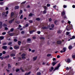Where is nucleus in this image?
Instances as JSON below:
<instances>
[{"label": "nucleus", "instance_id": "1", "mask_svg": "<svg viewBox=\"0 0 75 75\" xmlns=\"http://www.w3.org/2000/svg\"><path fill=\"white\" fill-rule=\"evenodd\" d=\"M73 28L72 25H68L66 27V29L67 30V31H69L70 30H71Z\"/></svg>", "mask_w": 75, "mask_h": 75}, {"label": "nucleus", "instance_id": "2", "mask_svg": "<svg viewBox=\"0 0 75 75\" xmlns=\"http://www.w3.org/2000/svg\"><path fill=\"white\" fill-rule=\"evenodd\" d=\"M60 66H61L60 63H59V64H58L57 66V67H56L55 68H54V70H53V71L54 72V71L58 69Z\"/></svg>", "mask_w": 75, "mask_h": 75}, {"label": "nucleus", "instance_id": "3", "mask_svg": "<svg viewBox=\"0 0 75 75\" xmlns=\"http://www.w3.org/2000/svg\"><path fill=\"white\" fill-rule=\"evenodd\" d=\"M25 53H23V54H22L21 55V58L22 59L24 60L25 59Z\"/></svg>", "mask_w": 75, "mask_h": 75}, {"label": "nucleus", "instance_id": "4", "mask_svg": "<svg viewBox=\"0 0 75 75\" xmlns=\"http://www.w3.org/2000/svg\"><path fill=\"white\" fill-rule=\"evenodd\" d=\"M65 62H66L67 63H70L71 62V60L69 59H65Z\"/></svg>", "mask_w": 75, "mask_h": 75}, {"label": "nucleus", "instance_id": "5", "mask_svg": "<svg viewBox=\"0 0 75 75\" xmlns=\"http://www.w3.org/2000/svg\"><path fill=\"white\" fill-rule=\"evenodd\" d=\"M15 19L14 18L13 19H12L11 20H10L9 21V23L10 24H11L14 21Z\"/></svg>", "mask_w": 75, "mask_h": 75}, {"label": "nucleus", "instance_id": "6", "mask_svg": "<svg viewBox=\"0 0 75 75\" xmlns=\"http://www.w3.org/2000/svg\"><path fill=\"white\" fill-rule=\"evenodd\" d=\"M19 47H19V46H14V48L15 49H16V50H17L18 49H19Z\"/></svg>", "mask_w": 75, "mask_h": 75}, {"label": "nucleus", "instance_id": "7", "mask_svg": "<svg viewBox=\"0 0 75 75\" xmlns=\"http://www.w3.org/2000/svg\"><path fill=\"white\" fill-rule=\"evenodd\" d=\"M3 26L2 23V22H0V28L1 29Z\"/></svg>", "mask_w": 75, "mask_h": 75}, {"label": "nucleus", "instance_id": "8", "mask_svg": "<svg viewBox=\"0 0 75 75\" xmlns=\"http://www.w3.org/2000/svg\"><path fill=\"white\" fill-rule=\"evenodd\" d=\"M2 48H3V49H4L6 50L7 48V46H3L2 47Z\"/></svg>", "mask_w": 75, "mask_h": 75}, {"label": "nucleus", "instance_id": "9", "mask_svg": "<svg viewBox=\"0 0 75 75\" xmlns=\"http://www.w3.org/2000/svg\"><path fill=\"white\" fill-rule=\"evenodd\" d=\"M11 17H13V16H14V13L13 12H12L11 13Z\"/></svg>", "mask_w": 75, "mask_h": 75}, {"label": "nucleus", "instance_id": "10", "mask_svg": "<svg viewBox=\"0 0 75 75\" xmlns=\"http://www.w3.org/2000/svg\"><path fill=\"white\" fill-rule=\"evenodd\" d=\"M57 63V62H52V65L53 66H54V65H55Z\"/></svg>", "mask_w": 75, "mask_h": 75}, {"label": "nucleus", "instance_id": "11", "mask_svg": "<svg viewBox=\"0 0 75 75\" xmlns=\"http://www.w3.org/2000/svg\"><path fill=\"white\" fill-rule=\"evenodd\" d=\"M48 27V26H47V27L46 26H45V27L43 26V27H42V28L44 30H47V29Z\"/></svg>", "mask_w": 75, "mask_h": 75}, {"label": "nucleus", "instance_id": "12", "mask_svg": "<svg viewBox=\"0 0 75 75\" xmlns=\"http://www.w3.org/2000/svg\"><path fill=\"white\" fill-rule=\"evenodd\" d=\"M30 73H31V71H30L28 73H26L25 74V75H29L30 74Z\"/></svg>", "mask_w": 75, "mask_h": 75}, {"label": "nucleus", "instance_id": "13", "mask_svg": "<svg viewBox=\"0 0 75 75\" xmlns=\"http://www.w3.org/2000/svg\"><path fill=\"white\" fill-rule=\"evenodd\" d=\"M15 54L14 53H12V54H11L10 56H12V57H14L15 56Z\"/></svg>", "mask_w": 75, "mask_h": 75}, {"label": "nucleus", "instance_id": "14", "mask_svg": "<svg viewBox=\"0 0 75 75\" xmlns=\"http://www.w3.org/2000/svg\"><path fill=\"white\" fill-rule=\"evenodd\" d=\"M37 56H36L35 57H33V61H36V60H37Z\"/></svg>", "mask_w": 75, "mask_h": 75}, {"label": "nucleus", "instance_id": "15", "mask_svg": "<svg viewBox=\"0 0 75 75\" xmlns=\"http://www.w3.org/2000/svg\"><path fill=\"white\" fill-rule=\"evenodd\" d=\"M62 43V41H57V43L58 44H61Z\"/></svg>", "mask_w": 75, "mask_h": 75}, {"label": "nucleus", "instance_id": "16", "mask_svg": "<svg viewBox=\"0 0 75 75\" xmlns=\"http://www.w3.org/2000/svg\"><path fill=\"white\" fill-rule=\"evenodd\" d=\"M72 57L73 58H75V54L74 53H73V55H72Z\"/></svg>", "mask_w": 75, "mask_h": 75}, {"label": "nucleus", "instance_id": "17", "mask_svg": "<svg viewBox=\"0 0 75 75\" xmlns=\"http://www.w3.org/2000/svg\"><path fill=\"white\" fill-rule=\"evenodd\" d=\"M65 11H63V12L62 13V16H63L65 15Z\"/></svg>", "mask_w": 75, "mask_h": 75}, {"label": "nucleus", "instance_id": "18", "mask_svg": "<svg viewBox=\"0 0 75 75\" xmlns=\"http://www.w3.org/2000/svg\"><path fill=\"white\" fill-rule=\"evenodd\" d=\"M35 32V30H31L30 31L29 33L30 34H32L33 33V32Z\"/></svg>", "mask_w": 75, "mask_h": 75}, {"label": "nucleus", "instance_id": "19", "mask_svg": "<svg viewBox=\"0 0 75 75\" xmlns=\"http://www.w3.org/2000/svg\"><path fill=\"white\" fill-rule=\"evenodd\" d=\"M11 67V65H10V64H8V69H10V68Z\"/></svg>", "mask_w": 75, "mask_h": 75}, {"label": "nucleus", "instance_id": "20", "mask_svg": "<svg viewBox=\"0 0 75 75\" xmlns=\"http://www.w3.org/2000/svg\"><path fill=\"white\" fill-rule=\"evenodd\" d=\"M8 34L10 35V36H13V35H14V33H9Z\"/></svg>", "mask_w": 75, "mask_h": 75}, {"label": "nucleus", "instance_id": "21", "mask_svg": "<svg viewBox=\"0 0 75 75\" xmlns=\"http://www.w3.org/2000/svg\"><path fill=\"white\" fill-rule=\"evenodd\" d=\"M4 36H0V40H2L4 39Z\"/></svg>", "mask_w": 75, "mask_h": 75}, {"label": "nucleus", "instance_id": "22", "mask_svg": "<svg viewBox=\"0 0 75 75\" xmlns=\"http://www.w3.org/2000/svg\"><path fill=\"white\" fill-rule=\"evenodd\" d=\"M18 45H21V42L20 41H18Z\"/></svg>", "mask_w": 75, "mask_h": 75}, {"label": "nucleus", "instance_id": "23", "mask_svg": "<svg viewBox=\"0 0 75 75\" xmlns=\"http://www.w3.org/2000/svg\"><path fill=\"white\" fill-rule=\"evenodd\" d=\"M19 7L18 6H15L14 9H18Z\"/></svg>", "mask_w": 75, "mask_h": 75}, {"label": "nucleus", "instance_id": "24", "mask_svg": "<svg viewBox=\"0 0 75 75\" xmlns=\"http://www.w3.org/2000/svg\"><path fill=\"white\" fill-rule=\"evenodd\" d=\"M40 40H45V38L44 37H40Z\"/></svg>", "mask_w": 75, "mask_h": 75}, {"label": "nucleus", "instance_id": "25", "mask_svg": "<svg viewBox=\"0 0 75 75\" xmlns=\"http://www.w3.org/2000/svg\"><path fill=\"white\" fill-rule=\"evenodd\" d=\"M72 46L71 45L69 46L68 47L69 49V50H71L72 49Z\"/></svg>", "mask_w": 75, "mask_h": 75}, {"label": "nucleus", "instance_id": "26", "mask_svg": "<svg viewBox=\"0 0 75 75\" xmlns=\"http://www.w3.org/2000/svg\"><path fill=\"white\" fill-rule=\"evenodd\" d=\"M36 20L38 21H39L40 20V19L39 18H37L36 19Z\"/></svg>", "mask_w": 75, "mask_h": 75}, {"label": "nucleus", "instance_id": "27", "mask_svg": "<svg viewBox=\"0 0 75 75\" xmlns=\"http://www.w3.org/2000/svg\"><path fill=\"white\" fill-rule=\"evenodd\" d=\"M33 16V14L32 13H30L29 14V17L32 16Z\"/></svg>", "mask_w": 75, "mask_h": 75}, {"label": "nucleus", "instance_id": "28", "mask_svg": "<svg viewBox=\"0 0 75 75\" xmlns=\"http://www.w3.org/2000/svg\"><path fill=\"white\" fill-rule=\"evenodd\" d=\"M47 53H50V51H51V50L48 49L47 50Z\"/></svg>", "mask_w": 75, "mask_h": 75}, {"label": "nucleus", "instance_id": "29", "mask_svg": "<svg viewBox=\"0 0 75 75\" xmlns=\"http://www.w3.org/2000/svg\"><path fill=\"white\" fill-rule=\"evenodd\" d=\"M47 11L46 10H44L43 11V14H45L46 13Z\"/></svg>", "mask_w": 75, "mask_h": 75}, {"label": "nucleus", "instance_id": "30", "mask_svg": "<svg viewBox=\"0 0 75 75\" xmlns=\"http://www.w3.org/2000/svg\"><path fill=\"white\" fill-rule=\"evenodd\" d=\"M63 50L64 51V52H66V47H64L63 49Z\"/></svg>", "mask_w": 75, "mask_h": 75}, {"label": "nucleus", "instance_id": "31", "mask_svg": "<svg viewBox=\"0 0 75 75\" xmlns=\"http://www.w3.org/2000/svg\"><path fill=\"white\" fill-rule=\"evenodd\" d=\"M19 14H22L23 13V11L22 10H20V11L19 12Z\"/></svg>", "mask_w": 75, "mask_h": 75}, {"label": "nucleus", "instance_id": "32", "mask_svg": "<svg viewBox=\"0 0 75 75\" xmlns=\"http://www.w3.org/2000/svg\"><path fill=\"white\" fill-rule=\"evenodd\" d=\"M11 44H12V42H9L8 43V45H11Z\"/></svg>", "mask_w": 75, "mask_h": 75}, {"label": "nucleus", "instance_id": "33", "mask_svg": "<svg viewBox=\"0 0 75 75\" xmlns=\"http://www.w3.org/2000/svg\"><path fill=\"white\" fill-rule=\"evenodd\" d=\"M3 26H4V27H7V25H6V24L5 23H4L3 24Z\"/></svg>", "mask_w": 75, "mask_h": 75}, {"label": "nucleus", "instance_id": "34", "mask_svg": "<svg viewBox=\"0 0 75 75\" xmlns=\"http://www.w3.org/2000/svg\"><path fill=\"white\" fill-rule=\"evenodd\" d=\"M20 71V69H16V72H18Z\"/></svg>", "mask_w": 75, "mask_h": 75}, {"label": "nucleus", "instance_id": "35", "mask_svg": "<svg viewBox=\"0 0 75 75\" xmlns=\"http://www.w3.org/2000/svg\"><path fill=\"white\" fill-rule=\"evenodd\" d=\"M29 23H33V21L32 20H29Z\"/></svg>", "mask_w": 75, "mask_h": 75}, {"label": "nucleus", "instance_id": "36", "mask_svg": "<svg viewBox=\"0 0 75 75\" xmlns=\"http://www.w3.org/2000/svg\"><path fill=\"white\" fill-rule=\"evenodd\" d=\"M43 8L45 9V10H47V7H46V6H44Z\"/></svg>", "mask_w": 75, "mask_h": 75}, {"label": "nucleus", "instance_id": "37", "mask_svg": "<svg viewBox=\"0 0 75 75\" xmlns=\"http://www.w3.org/2000/svg\"><path fill=\"white\" fill-rule=\"evenodd\" d=\"M6 14V12H3V13H2V16H4L5 15V14Z\"/></svg>", "mask_w": 75, "mask_h": 75}, {"label": "nucleus", "instance_id": "38", "mask_svg": "<svg viewBox=\"0 0 75 75\" xmlns=\"http://www.w3.org/2000/svg\"><path fill=\"white\" fill-rule=\"evenodd\" d=\"M14 29L13 28H12L10 29V31L11 32H13V31Z\"/></svg>", "mask_w": 75, "mask_h": 75}, {"label": "nucleus", "instance_id": "39", "mask_svg": "<svg viewBox=\"0 0 75 75\" xmlns=\"http://www.w3.org/2000/svg\"><path fill=\"white\" fill-rule=\"evenodd\" d=\"M51 27L52 28H53L54 27V24H52L51 25Z\"/></svg>", "mask_w": 75, "mask_h": 75}, {"label": "nucleus", "instance_id": "40", "mask_svg": "<svg viewBox=\"0 0 75 75\" xmlns=\"http://www.w3.org/2000/svg\"><path fill=\"white\" fill-rule=\"evenodd\" d=\"M26 49L27 50L28 49V45H27L25 46Z\"/></svg>", "mask_w": 75, "mask_h": 75}, {"label": "nucleus", "instance_id": "41", "mask_svg": "<svg viewBox=\"0 0 75 75\" xmlns=\"http://www.w3.org/2000/svg\"><path fill=\"white\" fill-rule=\"evenodd\" d=\"M63 18L64 19H66L67 18V17L66 16V15L63 16Z\"/></svg>", "mask_w": 75, "mask_h": 75}, {"label": "nucleus", "instance_id": "42", "mask_svg": "<svg viewBox=\"0 0 75 75\" xmlns=\"http://www.w3.org/2000/svg\"><path fill=\"white\" fill-rule=\"evenodd\" d=\"M23 18V15H21V16H20V18L21 19H22V18Z\"/></svg>", "mask_w": 75, "mask_h": 75}, {"label": "nucleus", "instance_id": "43", "mask_svg": "<svg viewBox=\"0 0 75 75\" xmlns=\"http://www.w3.org/2000/svg\"><path fill=\"white\" fill-rule=\"evenodd\" d=\"M28 26V23H27L25 25V27H27Z\"/></svg>", "mask_w": 75, "mask_h": 75}, {"label": "nucleus", "instance_id": "44", "mask_svg": "<svg viewBox=\"0 0 75 75\" xmlns=\"http://www.w3.org/2000/svg\"><path fill=\"white\" fill-rule=\"evenodd\" d=\"M41 75V73L40 72H38L37 73V75Z\"/></svg>", "mask_w": 75, "mask_h": 75}, {"label": "nucleus", "instance_id": "45", "mask_svg": "<svg viewBox=\"0 0 75 75\" xmlns=\"http://www.w3.org/2000/svg\"><path fill=\"white\" fill-rule=\"evenodd\" d=\"M58 34H60L61 33V31L60 30H58L57 31Z\"/></svg>", "mask_w": 75, "mask_h": 75}, {"label": "nucleus", "instance_id": "46", "mask_svg": "<svg viewBox=\"0 0 75 75\" xmlns=\"http://www.w3.org/2000/svg\"><path fill=\"white\" fill-rule=\"evenodd\" d=\"M0 59H1V60H3V59H4L3 57H0Z\"/></svg>", "mask_w": 75, "mask_h": 75}, {"label": "nucleus", "instance_id": "47", "mask_svg": "<svg viewBox=\"0 0 75 75\" xmlns=\"http://www.w3.org/2000/svg\"><path fill=\"white\" fill-rule=\"evenodd\" d=\"M19 64V62H16V66H17Z\"/></svg>", "mask_w": 75, "mask_h": 75}, {"label": "nucleus", "instance_id": "48", "mask_svg": "<svg viewBox=\"0 0 75 75\" xmlns=\"http://www.w3.org/2000/svg\"><path fill=\"white\" fill-rule=\"evenodd\" d=\"M6 34V32H3L2 33V35H5Z\"/></svg>", "mask_w": 75, "mask_h": 75}, {"label": "nucleus", "instance_id": "49", "mask_svg": "<svg viewBox=\"0 0 75 75\" xmlns=\"http://www.w3.org/2000/svg\"><path fill=\"white\" fill-rule=\"evenodd\" d=\"M66 34H67V35H68L69 34V32H67Z\"/></svg>", "mask_w": 75, "mask_h": 75}, {"label": "nucleus", "instance_id": "50", "mask_svg": "<svg viewBox=\"0 0 75 75\" xmlns=\"http://www.w3.org/2000/svg\"><path fill=\"white\" fill-rule=\"evenodd\" d=\"M51 56V54H48L47 55V57H49Z\"/></svg>", "mask_w": 75, "mask_h": 75}, {"label": "nucleus", "instance_id": "51", "mask_svg": "<svg viewBox=\"0 0 75 75\" xmlns=\"http://www.w3.org/2000/svg\"><path fill=\"white\" fill-rule=\"evenodd\" d=\"M27 41H28V42L30 41L31 39L30 38H28L27 39Z\"/></svg>", "mask_w": 75, "mask_h": 75}, {"label": "nucleus", "instance_id": "52", "mask_svg": "<svg viewBox=\"0 0 75 75\" xmlns=\"http://www.w3.org/2000/svg\"><path fill=\"white\" fill-rule=\"evenodd\" d=\"M14 41L17 42V40L16 39H14Z\"/></svg>", "mask_w": 75, "mask_h": 75}, {"label": "nucleus", "instance_id": "53", "mask_svg": "<svg viewBox=\"0 0 75 75\" xmlns=\"http://www.w3.org/2000/svg\"><path fill=\"white\" fill-rule=\"evenodd\" d=\"M29 67H28L29 69H30L32 68V66H29Z\"/></svg>", "mask_w": 75, "mask_h": 75}, {"label": "nucleus", "instance_id": "54", "mask_svg": "<svg viewBox=\"0 0 75 75\" xmlns=\"http://www.w3.org/2000/svg\"><path fill=\"white\" fill-rule=\"evenodd\" d=\"M67 7V6L66 5H63V8H66Z\"/></svg>", "mask_w": 75, "mask_h": 75}, {"label": "nucleus", "instance_id": "55", "mask_svg": "<svg viewBox=\"0 0 75 75\" xmlns=\"http://www.w3.org/2000/svg\"><path fill=\"white\" fill-rule=\"evenodd\" d=\"M7 44V43H3V45H6Z\"/></svg>", "mask_w": 75, "mask_h": 75}, {"label": "nucleus", "instance_id": "56", "mask_svg": "<svg viewBox=\"0 0 75 75\" xmlns=\"http://www.w3.org/2000/svg\"><path fill=\"white\" fill-rule=\"evenodd\" d=\"M35 50H32L31 51L32 52H34Z\"/></svg>", "mask_w": 75, "mask_h": 75}, {"label": "nucleus", "instance_id": "57", "mask_svg": "<svg viewBox=\"0 0 75 75\" xmlns=\"http://www.w3.org/2000/svg\"><path fill=\"white\" fill-rule=\"evenodd\" d=\"M2 53H3V54H5L6 53V52L5 51H3L2 52Z\"/></svg>", "mask_w": 75, "mask_h": 75}, {"label": "nucleus", "instance_id": "58", "mask_svg": "<svg viewBox=\"0 0 75 75\" xmlns=\"http://www.w3.org/2000/svg\"><path fill=\"white\" fill-rule=\"evenodd\" d=\"M37 33L38 34H40V31H38L37 32Z\"/></svg>", "mask_w": 75, "mask_h": 75}, {"label": "nucleus", "instance_id": "59", "mask_svg": "<svg viewBox=\"0 0 75 75\" xmlns=\"http://www.w3.org/2000/svg\"><path fill=\"white\" fill-rule=\"evenodd\" d=\"M69 67H66V70H69Z\"/></svg>", "mask_w": 75, "mask_h": 75}, {"label": "nucleus", "instance_id": "60", "mask_svg": "<svg viewBox=\"0 0 75 75\" xmlns=\"http://www.w3.org/2000/svg\"><path fill=\"white\" fill-rule=\"evenodd\" d=\"M16 23H17L18 24H19L20 23V22L18 21H16Z\"/></svg>", "mask_w": 75, "mask_h": 75}, {"label": "nucleus", "instance_id": "61", "mask_svg": "<svg viewBox=\"0 0 75 75\" xmlns=\"http://www.w3.org/2000/svg\"><path fill=\"white\" fill-rule=\"evenodd\" d=\"M47 7H50V5L49 4H47Z\"/></svg>", "mask_w": 75, "mask_h": 75}, {"label": "nucleus", "instance_id": "62", "mask_svg": "<svg viewBox=\"0 0 75 75\" xmlns=\"http://www.w3.org/2000/svg\"><path fill=\"white\" fill-rule=\"evenodd\" d=\"M21 33L22 34H24V31H21Z\"/></svg>", "mask_w": 75, "mask_h": 75}, {"label": "nucleus", "instance_id": "63", "mask_svg": "<svg viewBox=\"0 0 75 75\" xmlns=\"http://www.w3.org/2000/svg\"><path fill=\"white\" fill-rule=\"evenodd\" d=\"M12 70H13V71H15V67H13V68H12Z\"/></svg>", "mask_w": 75, "mask_h": 75}, {"label": "nucleus", "instance_id": "64", "mask_svg": "<svg viewBox=\"0 0 75 75\" xmlns=\"http://www.w3.org/2000/svg\"><path fill=\"white\" fill-rule=\"evenodd\" d=\"M8 30V28L7 27H5V30Z\"/></svg>", "mask_w": 75, "mask_h": 75}]
</instances>
